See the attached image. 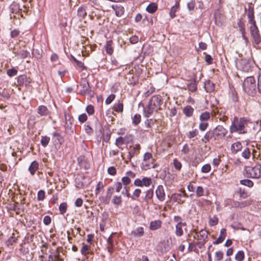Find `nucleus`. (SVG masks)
Listing matches in <instances>:
<instances>
[{
	"instance_id": "nucleus-31",
	"label": "nucleus",
	"mask_w": 261,
	"mask_h": 261,
	"mask_svg": "<svg viewBox=\"0 0 261 261\" xmlns=\"http://www.w3.org/2000/svg\"><path fill=\"white\" fill-rule=\"evenodd\" d=\"M113 41L110 40L107 41L105 45V48L107 54L109 55H111L113 53L114 49L113 47Z\"/></svg>"
},
{
	"instance_id": "nucleus-23",
	"label": "nucleus",
	"mask_w": 261,
	"mask_h": 261,
	"mask_svg": "<svg viewBox=\"0 0 261 261\" xmlns=\"http://www.w3.org/2000/svg\"><path fill=\"white\" fill-rule=\"evenodd\" d=\"M37 113L41 116H47L49 114V111L46 106L41 105L37 108Z\"/></svg>"
},
{
	"instance_id": "nucleus-63",
	"label": "nucleus",
	"mask_w": 261,
	"mask_h": 261,
	"mask_svg": "<svg viewBox=\"0 0 261 261\" xmlns=\"http://www.w3.org/2000/svg\"><path fill=\"white\" fill-rule=\"evenodd\" d=\"M211 169V166L210 164H206L204 165L201 168V171L203 173H207Z\"/></svg>"
},
{
	"instance_id": "nucleus-51",
	"label": "nucleus",
	"mask_w": 261,
	"mask_h": 261,
	"mask_svg": "<svg viewBox=\"0 0 261 261\" xmlns=\"http://www.w3.org/2000/svg\"><path fill=\"white\" fill-rule=\"evenodd\" d=\"M135 176L136 175L133 172L129 171L126 172V176L123 177L121 179H130V178H135Z\"/></svg>"
},
{
	"instance_id": "nucleus-37",
	"label": "nucleus",
	"mask_w": 261,
	"mask_h": 261,
	"mask_svg": "<svg viewBox=\"0 0 261 261\" xmlns=\"http://www.w3.org/2000/svg\"><path fill=\"white\" fill-rule=\"evenodd\" d=\"M151 184V180H134V185L139 187H148Z\"/></svg>"
},
{
	"instance_id": "nucleus-62",
	"label": "nucleus",
	"mask_w": 261,
	"mask_h": 261,
	"mask_svg": "<svg viewBox=\"0 0 261 261\" xmlns=\"http://www.w3.org/2000/svg\"><path fill=\"white\" fill-rule=\"evenodd\" d=\"M78 120L81 123H84L87 120V116L85 113H83L79 116Z\"/></svg>"
},
{
	"instance_id": "nucleus-12",
	"label": "nucleus",
	"mask_w": 261,
	"mask_h": 261,
	"mask_svg": "<svg viewBox=\"0 0 261 261\" xmlns=\"http://www.w3.org/2000/svg\"><path fill=\"white\" fill-rule=\"evenodd\" d=\"M31 83V79L26 75H20L17 78V83L19 86H28Z\"/></svg>"
},
{
	"instance_id": "nucleus-59",
	"label": "nucleus",
	"mask_w": 261,
	"mask_h": 261,
	"mask_svg": "<svg viewBox=\"0 0 261 261\" xmlns=\"http://www.w3.org/2000/svg\"><path fill=\"white\" fill-rule=\"evenodd\" d=\"M251 204V200H245L241 202H238V206L240 207H244Z\"/></svg>"
},
{
	"instance_id": "nucleus-33",
	"label": "nucleus",
	"mask_w": 261,
	"mask_h": 261,
	"mask_svg": "<svg viewBox=\"0 0 261 261\" xmlns=\"http://www.w3.org/2000/svg\"><path fill=\"white\" fill-rule=\"evenodd\" d=\"M156 122L155 119H147L144 121V125L146 128H147L148 129H146V131L148 132L149 131V129L155 124Z\"/></svg>"
},
{
	"instance_id": "nucleus-8",
	"label": "nucleus",
	"mask_w": 261,
	"mask_h": 261,
	"mask_svg": "<svg viewBox=\"0 0 261 261\" xmlns=\"http://www.w3.org/2000/svg\"><path fill=\"white\" fill-rule=\"evenodd\" d=\"M152 154L150 152H146L143 157V162L142 164V168L147 170L150 168H155L156 165L153 163Z\"/></svg>"
},
{
	"instance_id": "nucleus-19",
	"label": "nucleus",
	"mask_w": 261,
	"mask_h": 261,
	"mask_svg": "<svg viewBox=\"0 0 261 261\" xmlns=\"http://www.w3.org/2000/svg\"><path fill=\"white\" fill-rule=\"evenodd\" d=\"M243 146L241 142L238 141L231 144L230 150L232 153L236 154L242 149Z\"/></svg>"
},
{
	"instance_id": "nucleus-24",
	"label": "nucleus",
	"mask_w": 261,
	"mask_h": 261,
	"mask_svg": "<svg viewBox=\"0 0 261 261\" xmlns=\"http://www.w3.org/2000/svg\"><path fill=\"white\" fill-rule=\"evenodd\" d=\"M162 222L160 220L152 221L150 223L149 229L151 230H156L162 226Z\"/></svg>"
},
{
	"instance_id": "nucleus-1",
	"label": "nucleus",
	"mask_w": 261,
	"mask_h": 261,
	"mask_svg": "<svg viewBox=\"0 0 261 261\" xmlns=\"http://www.w3.org/2000/svg\"><path fill=\"white\" fill-rule=\"evenodd\" d=\"M250 123H251V122L248 118L244 117L239 118L234 116L229 127V132L231 134H246L248 132V125Z\"/></svg>"
},
{
	"instance_id": "nucleus-28",
	"label": "nucleus",
	"mask_w": 261,
	"mask_h": 261,
	"mask_svg": "<svg viewBox=\"0 0 261 261\" xmlns=\"http://www.w3.org/2000/svg\"><path fill=\"white\" fill-rule=\"evenodd\" d=\"M187 88L190 92H194L197 89V86L196 83V79H194L191 81L190 83L187 84Z\"/></svg>"
},
{
	"instance_id": "nucleus-56",
	"label": "nucleus",
	"mask_w": 261,
	"mask_h": 261,
	"mask_svg": "<svg viewBox=\"0 0 261 261\" xmlns=\"http://www.w3.org/2000/svg\"><path fill=\"white\" fill-rule=\"evenodd\" d=\"M17 73V70L15 68L8 69L7 71V75L10 77L15 76Z\"/></svg>"
},
{
	"instance_id": "nucleus-6",
	"label": "nucleus",
	"mask_w": 261,
	"mask_h": 261,
	"mask_svg": "<svg viewBox=\"0 0 261 261\" xmlns=\"http://www.w3.org/2000/svg\"><path fill=\"white\" fill-rule=\"evenodd\" d=\"M254 61L250 58L242 59L236 62V66L238 69L248 72L253 67Z\"/></svg>"
},
{
	"instance_id": "nucleus-44",
	"label": "nucleus",
	"mask_w": 261,
	"mask_h": 261,
	"mask_svg": "<svg viewBox=\"0 0 261 261\" xmlns=\"http://www.w3.org/2000/svg\"><path fill=\"white\" fill-rule=\"evenodd\" d=\"M16 54L21 58L24 59L30 55V53L27 50H20V51L16 53Z\"/></svg>"
},
{
	"instance_id": "nucleus-17",
	"label": "nucleus",
	"mask_w": 261,
	"mask_h": 261,
	"mask_svg": "<svg viewBox=\"0 0 261 261\" xmlns=\"http://www.w3.org/2000/svg\"><path fill=\"white\" fill-rule=\"evenodd\" d=\"M254 150L253 149H250L248 147H245L241 153V155L244 159L248 160L250 159L251 155H252L253 158L254 157Z\"/></svg>"
},
{
	"instance_id": "nucleus-41",
	"label": "nucleus",
	"mask_w": 261,
	"mask_h": 261,
	"mask_svg": "<svg viewBox=\"0 0 261 261\" xmlns=\"http://www.w3.org/2000/svg\"><path fill=\"white\" fill-rule=\"evenodd\" d=\"M112 203L117 207L119 206L122 203V198L120 195L117 196L115 195L112 199Z\"/></svg>"
},
{
	"instance_id": "nucleus-10",
	"label": "nucleus",
	"mask_w": 261,
	"mask_h": 261,
	"mask_svg": "<svg viewBox=\"0 0 261 261\" xmlns=\"http://www.w3.org/2000/svg\"><path fill=\"white\" fill-rule=\"evenodd\" d=\"M77 161L81 168L84 169H87L90 168V165L85 155H82L79 156L77 159Z\"/></svg>"
},
{
	"instance_id": "nucleus-9",
	"label": "nucleus",
	"mask_w": 261,
	"mask_h": 261,
	"mask_svg": "<svg viewBox=\"0 0 261 261\" xmlns=\"http://www.w3.org/2000/svg\"><path fill=\"white\" fill-rule=\"evenodd\" d=\"M245 11H246L248 19V23L249 24L256 22L254 19V8L252 6L251 4H248V8H245Z\"/></svg>"
},
{
	"instance_id": "nucleus-35",
	"label": "nucleus",
	"mask_w": 261,
	"mask_h": 261,
	"mask_svg": "<svg viewBox=\"0 0 261 261\" xmlns=\"http://www.w3.org/2000/svg\"><path fill=\"white\" fill-rule=\"evenodd\" d=\"M39 163L36 161H34L30 165L29 170L31 174H34L38 169Z\"/></svg>"
},
{
	"instance_id": "nucleus-39",
	"label": "nucleus",
	"mask_w": 261,
	"mask_h": 261,
	"mask_svg": "<svg viewBox=\"0 0 261 261\" xmlns=\"http://www.w3.org/2000/svg\"><path fill=\"white\" fill-rule=\"evenodd\" d=\"M208 235V232L206 230L202 229L197 233V239L199 240H204Z\"/></svg>"
},
{
	"instance_id": "nucleus-32",
	"label": "nucleus",
	"mask_w": 261,
	"mask_h": 261,
	"mask_svg": "<svg viewBox=\"0 0 261 261\" xmlns=\"http://www.w3.org/2000/svg\"><path fill=\"white\" fill-rule=\"evenodd\" d=\"M10 12L13 14H17L20 10L19 4L14 2L9 7Z\"/></svg>"
},
{
	"instance_id": "nucleus-3",
	"label": "nucleus",
	"mask_w": 261,
	"mask_h": 261,
	"mask_svg": "<svg viewBox=\"0 0 261 261\" xmlns=\"http://www.w3.org/2000/svg\"><path fill=\"white\" fill-rule=\"evenodd\" d=\"M227 133V129L223 125H218L214 129L207 132L202 139V141L205 143L210 142L211 140L217 142L222 139Z\"/></svg>"
},
{
	"instance_id": "nucleus-61",
	"label": "nucleus",
	"mask_w": 261,
	"mask_h": 261,
	"mask_svg": "<svg viewBox=\"0 0 261 261\" xmlns=\"http://www.w3.org/2000/svg\"><path fill=\"white\" fill-rule=\"evenodd\" d=\"M240 183L248 187H252L253 186L252 180H240Z\"/></svg>"
},
{
	"instance_id": "nucleus-36",
	"label": "nucleus",
	"mask_w": 261,
	"mask_h": 261,
	"mask_svg": "<svg viewBox=\"0 0 261 261\" xmlns=\"http://www.w3.org/2000/svg\"><path fill=\"white\" fill-rule=\"evenodd\" d=\"M112 236V235L111 234L107 239V249L108 251L111 253L113 251L114 247Z\"/></svg>"
},
{
	"instance_id": "nucleus-58",
	"label": "nucleus",
	"mask_w": 261,
	"mask_h": 261,
	"mask_svg": "<svg viewBox=\"0 0 261 261\" xmlns=\"http://www.w3.org/2000/svg\"><path fill=\"white\" fill-rule=\"evenodd\" d=\"M86 112L89 115H92L94 113L95 110L94 107L91 105H89L86 109Z\"/></svg>"
},
{
	"instance_id": "nucleus-50",
	"label": "nucleus",
	"mask_w": 261,
	"mask_h": 261,
	"mask_svg": "<svg viewBox=\"0 0 261 261\" xmlns=\"http://www.w3.org/2000/svg\"><path fill=\"white\" fill-rule=\"evenodd\" d=\"M223 258V252L221 251H218L215 252V258L216 261H220Z\"/></svg>"
},
{
	"instance_id": "nucleus-13",
	"label": "nucleus",
	"mask_w": 261,
	"mask_h": 261,
	"mask_svg": "<svg viewBox=\"0 0 261 261\" xmlns=\"http://www.w3.org/2000/svg\"><path fill=\"white\" fill-rule=\"evenodd\" d=\"M238 26L239 29V31L242 34V38L247 42L248 41V39L246 36V29L244 22L241 19H239L237 22Z\"/></svg>"
},
{
	"instance_id": "nucleus-46",
	"label": "nucleus",
	"mask_w": 261,
	"mask_h": 261,
	"mask_svg": "<svg viewBox=\"0 0 261 261\" xmlns=\"http://www.w3.org/2000/svg\"><path fill=\"white\" fill-rule=\"evenodd\" d=\"M111 64L112 65V67L111 68V69H117L119 67H121L122 66V65H121L118 62V61L114 58L111 59Z\"/></svg>"
},
{
	"instance_id": "nucleus-40",
	"label": "nucleus",
	"mask_w": 261,
	"mask_h": 261,
	"mask_svg": "<svg viewBox=\"0 0 261 261\" xmlns=\"http://www.w3.org/2000/svg\"><path fill=\"white\" fill-rule=\"evenodd\" d=\"M106 185L105 182H103L102 181H99L96 186V188L95 189V194L96 195L98 194L101 191L103 190V188Z\"/></svg>"
},
{
	"instance_id": "nucleus-7",
	"label": "nucleus",
	"mask_w": 261,
	"mask_h": 261,
	"mask_svg": "<svg viewBox=\"0 0 261 261\" xmlns=\"http://www.w3.org/2000/svg\"><path fill=\"white\" fill-rule=\"evenodd\" d=\"M244 174L247 178H259L261 176V165L254 167H247L245 169Z\"/></svg>"
},
{
	"instance_id": "nucleus-53",
	"label": "nucleus",
	"mask_w": 261,
	"mask_h": 261,
	"mask_svg": "<svg viewBox=\"0 0 261 261\" xmlns=\"http://www.w3.org/2000/svg\"><path fill=\"white\" fill-rule=\"evenodd\" d=\"M17 240V237L13 234L12 236L7 240V243L8 245H12L14 243H16Z\"/></svg>"
},
{
	"instance_id": "nucleus-22",
	"label": "nucleus",
	"mask_w": 261,
	"mask_h": 261,
	"mask_svg": "<svg viewBox=\"0 0 261 261\" xmlns=\"http://www.w3.org/2000/svg\"><path fill=\"white\" fill-rule=\"evenodd\" d=\"M179 1H176L175 5L171 7L169 12V15L171 18H173L176 16L175 13L179 10Z\"/></svg>"
},
{
	"instance_id": "nucleus-5",
	"label": "nucleus",
	"mask_w": 261,
	"mask_h": 261,
	"mask_svg": "<svg viewBox=\"0 0 261 261\" xmlns=\"http://www.w3.org/2000/svg\"><path fill=\"white\" fill-rule=\"evenodd\" d=\"M249 30L252 44L256 47H261V36L256 22L249 24Z\"/></svg>"
},
{
	"instance_id": "nucleus-26",
	"label": "nucleus",
	"mask_w": 261,
	"mask_h": 261,
	"mask_svg": "<svg viewBox=\"0 0 261 261\" xmlns=\"http://www.w3.org/2000/svg\"><path fill=\"white\" fill-rule=\"evenodd\" d=\"M87 7L86 6H82L78 8L77 16L80 20L84 19L87 15L86 9Z\"/></svg>"
},
{
	"instance_id": "nucleus-29",
	"label": "nucleus",
	"mask_w": 261,
	"mask_h": 261,
	"mask_svg": "<svg viewBox=\"0 0 261 261\" xmlns=\"http://www.w3.org/2000/svg\"><path fill=\"white\" fill-rule=\"evenodd\" d=\"M214 17H215L216 22H219L220 23H221L223 21V20H224V18H225L224 16L222 14L221 12L219 10H217L215 12Z\"/></svg>"
},
{
	"instance_id": "nucleus-57",
	"label": "nucleus",
	"mask_w": 261,
	"mask_h": 261,
	"mask_svg": "<svg viewBox=\"0 0 261 261\" xmlns=\"http://www.w3.org/2000/svg\"><path fill=\"white\" fill-rule=\"evenodd\" d=\"M45 198V192L43 190H40L37 194V199L39 201H43Z\"/></svg>"
},
{
	"instance_id": "nucleus-49",
	"label": "nucleus",
	"mask_w": 261,
	"mask_h": 261,
	"mask_svg": "<svg viewBox=\"0 0 261 261\" xmlns=\"http://www.w3.org/2000/svg\"><path fill=\"white\" fill-rule=\"evenodd\" d=\"M235 259L238 261H243L244 259V253L243 251H239L235 255Z\"/></svg>"
},
{
	"instance_id": "nucleus-60",
	"label": "nucleus",
	"mask_w": 261,
	"mask_h": 261,
	"mask_svg": "<svg viewBox=\"0 0 261 261\" xmlns=\"http://www.w3.org/2000/svg\"><path fill=\"white\" fill-rule=\"evenodd\" d=\"M115 95L114 94H110L106 99L105 102L107 105L110 104L115 99Z\"/></svg>"
},
{
	"instance_id": "nucleus-34",
	"label": "nucleus",
	"mask_w": 261,
	"mask_h": 261,
	"mask_svg": "<svg viewBox=\"0 0 261 261\" xmlns=\"http://www.w3.org/2000/svg\"><path fill=\"white\" fill-rule=\"evenodd\" d=\"M194 112V109L190 106H187L183 109V113L188 117H191Z\"/></svg>"
},
{
	"instance_id": "nucleus-45",
	"label": "nucleus",
	"mask_w": 261,
	"mask_h": 261,
	"mask_svg": "<svg viewBox=\"0 0 261 261\" xmlns=\"http://www.w3.org/2000/svg\"><path fill=\"white\" fill-rule=\"evenodd\" d=\"M81 253L83 255H86L90 252V247L87 245L83 244V247L81 250Z\"/></svg>"
},
{
	"instance_id": "nucleus-38",
	"label": "nucleus",
	"mask_w": 261,
	"mask_h": 261,
	"mask_svg": "<svg viewBox=\"0 0 261 261\" xmlns=\"http://www.w3.org/2000/svg\"><path fill=\"white\" fill-rule=\"evenodd\" d=\"M158 9V5L155 3L150 4L146 8V11L149 13H154Z\"/></svg>"
},
{
	"instance_id": "nucleus-11",
	"label": "nucleus",
	"mask_w": 261,
	"mask_h": 261,
	"mask_svg": "<svg viewBox=\"0 0 261 261\" xmlns=\"http://www.w3.org/2000/svg\"><path fill=\"white\" fill-rule=\"evenodd\" d=\"M141 147L140 144H137L134 146L129 151L127 155L128 161H130L131 159L135 155L139 153Z\"/></svg>"
},
{
	"instance_id": "nucleus-21",
	"label": "nucleus",
	"mask_w": 261,
	"mask_h": 261,
	"mask_svg": "<svg viewBox=\"0 0 261 261\" xmlns=\"http://www.w3.org/2000/svg\"><path fill=\"white\" fill-rule=\"evenodd\" d=\"M226 236V229L225 228H222L220 235L218 239L213 242V244L215 245L219 244L223 242L225 237Z\"/></svg>"
},
{
	"instance_id": "nucleus-4",
	"label": "nucleus",
	"mask_w": 261,
	"mask_h": 261,
	"mask_svg": "<svg viewBox=\"0 0 261 261\" xmlns=\"http://www.w3.org/2000/svg\"><path fill=\"white\" fill-rule=\"evenodd\" d=\"M243 89L248 94L252 96L255 95L257 89L258 92L261 94V75L258 76L257 85L253 76L246 78L243 83Z\"/></svg>"
},
{
	"instance_id": "nucleus-54",
	"label": "nucleus",
	"mask_w": 261,
	"mask_h": 261,
	"mask_svg": "<svg viewBox=\"0 0 261 261\" xmlns=\"http://www.w3.org/2000/svg\"><path fill=\"white\" fill-rule=\"evenodd\" d=\"M198 134V131L197 129H195L192 131L189 132L187 135L189 139H192L196 137Z\"/></svg>"
},
{
	"instance_id": "nucleus-16",
	"label": "nucleus",
	"mask_w": 261,
	"mask_h": 261,
	"mask_svg": "<svg viewBox=\"0 0 261 261\" xmlns=\"http://www.w3.org/2000/svg\"><path fill=\"white\" fill-rule=\"evenodd\" d=\"M112 8L115 11V14L118 17L121 16L124 12V7L119 4L113 5Z\"/></svg>"
},
{
	"instance_id": "nucleus-20",
	"label": "nucleus",
	"mask_w": 261,
	"mask_h": 261,
	"mask_svg": "<svg viewBox=\"0 0 261 261\" xmlns=\"http://www.w3.org/2000/svg\"><path fill=\"white\" fill-rule=\"evenodd\" d=\"M187 226L186 222H184L182 224H177L175 225V235L177 237H181L184 234V227Z\"/></svg>"
},
{
	"instance_id": "nucleus-48",
	"label": "nucleus",
	"mask_w": 261,
	"mask_h": 261,
	"mask_svg": "<svg viewBox=\"0 0 261 261\" xmlns=\"http://www.w3.org/2000/svg\"><path fill=\"white\" fill-rule=\"evenodd\" d=\"M49 141V137L47 136H42L41 139V144L44 147H45L48 144Z\"/></svg>"
},
{
	"instance_id": "nucleus-30",
	"label": "nucleus",
	"mask_w": 261,
	"mask_h": 261,
	"mask_svg": "<svg viewBox=\"0 0 261 261\" xmlns=\"http://www.w3.org/2000/svg\"><path fill=\"white\" fill-rule=\"evenodd\" d=\"M204 88L207 92H212L214 91L215 85L210 80H207L204 83Z\"/></svg>"
},
{
	"instance_id": "nucleus-42",
	"label": "nucleus",
	"mask_w": 261,
	"mask_h": 261,
	"mask_svg": "<svg viewBox=\"0 0 261 261\" xmlns=\"http://www.w3.org/2000/svg\"><path fill=\"white\" fill-rule=\"evenodd\" d=\"M114 110L118 113H121L123 111V105L122 102L118 101L114 105Z\"/></svg>"
},
{
	"instance_id": "nucleus-64",
	"label": "nucleus",
	"mask_w": 261,
	"mask_h": 261,
	"mask_svg": "<svg viewBox=\"0 0 261 261\" xmlns=\"http://www.w3.org/2000/svg\"><path fill=\"white\" fill-rule=\"evenodd\" d=\"M173 164L175 168L178 170H180L181 168V163L176 159L173 160Z\"/></svg>"
},
{
	"instance_id": "nucleus-52",
	"label": "nucleus",
	"mask_w": 261,
	"mask_h": 261,
	"mask_svg": "<svg viewBox=\"0 0 261 261\" xmlns=\"http://www.w3.org/2000/svg\"><path fill=\"white\" fill-rule=\"evenodd\" d=\"M124 143V138L122 137H119L116 139L115 145L119 148H121L120 146Z\"/></svg>"
},
{
	"instance_id": "nucleus-27",
	"label": "nucleus",
	"mask_w": 261,
	"mask_h": 261,
	"mask_svg": "<svg viewBox=\"0 0 261 261\" xmlns=\"http://www.w3.org/2000/svg\"><path fill=\"white\" fill-rule=\"evenodd\" d=\"M156 195L160 201H163L165 199V194L162 186H159L156 190Z\"/></svg>"
},
{
	"instance_id": "nucleus-2",
	"label": "nucleus",
	"mask_w": 261,
	"mask_h": 261,
	"mask_svg": "<svg viewBox=\"0 0 261 261\" xmlns=\"http://www.w3.org/2000/svg\"><path fill=\"white\" fill-rule=\"evenodd\" d=\"M163 98L160 95L152 96L149 100L148 104L143 109V116L148 118L152 116L154 112L158 113L162 110Z\"/></svg>"
},
{
	"instance_id": "nucleus-43",
	"label": "nucleus",
	"mask_w": 261,
	"mask_h": 261,
	"mask_svg": "<svg viewBox=\"0 0 261 261\" xmlns=\"http://www.w3.org/2000/svg\"><path fill=\"white\" fill-rule=\"evenodd\" d=\"M210 118V113L207 111L202 113L199 116V119L201 121H207Z\"/></svg>"
},
{
	"instance_id": "nucleus-14",
	"label": "nucleus",
	"mask_w": 261,
	"mask_h": 261,
	"mask_svg": "<svg viewBox=\"0 0 261 261\" xmlns=\"http://www.w3.org/2000/svg\"><path fill=\"white\" fill-rule=\"evenodd\" d=\"M80 86L82 87V89L80 90V94L85 95L89 93L91 91V87L87 81L84 80L82 81L80 84Z\"/></svg>"
},
{
	"instance_id": "nucleus-18",
	"label": "nucleus",
	"mask_w": 261,
	"mask_h": 261,
	"mask_svg": "<svg viewBox=\"0 0 261 261\" xmlns=\"http://www.w3.org/2000/svg\"><path fill=\"white\" fill-rule=\"evenodd\" d=\"M71 59L74 62L73 65L76 68L80 71H83L86 69V67L84 64L81 61L77 60L74 56L71 55Z\"/></svg>"
},
{
	"instance_id": "nucleus-55",
	"label": "nucleus",
	"mask_w": 261,
	"mask_h": 261,
	"mask_svg": "<svg viewBox=\"0 0 261 261\" xmlns=\"http://www.w3.org/2000/svg\"><path fill=\"white\" fill-rule=\"evenodd\" d=\"M67 205L66 203H62L59 206V211L61 214H64L67 211Z\"/></svg>"
},
{
	"instance_id": "nucleus-25",
	"label": "nucleus",
	"mask_w": 261,
	"mask_h": 261,
	"mask_svg": "<svg viewBox=\"0 0 261 261\" xmlns=\"http://www.w3.org/2000/svg\"><path fill=\"white\" fill-rule=\"evenodd\" d=\"M144 234V229L143 227H139L133 230L131 234L135 238H140L142 237Z\"/></svg>"
},
{
	"instance_id": "nucleus-15",
	"label": "nucleus",
	"mask_w": 261,
	"mask_h": 261,
	"mask_svg": "<svg viewBox=\"0 0 261 261\" xmlns=\"http://www.w3.org/2000/svg\"><path fill=\"white\" fill-rule=\"evenodd\" d=\"M64 117L65 120V127L68 129H71L72 126L73 118L69 114L64 112Z\"/></svg>"
},
{
	"instance_id": "nucleus-47",
	"label": "nucleus",
	"mask_w": 261,
	"mask_h": 261,
	"mask_svg": "<svg viewBox=\"0 0 261 261\" xmlns=\"http://www.w3.org/2000/svg\"><path fill=\"white\" fill-rule=\"evenodd\" d=\"M133 124L135 125H138L141 121V116L139 114H135L132 118Z\"/></svg>"
}]
</instances>
